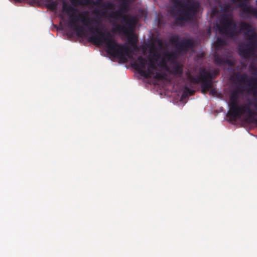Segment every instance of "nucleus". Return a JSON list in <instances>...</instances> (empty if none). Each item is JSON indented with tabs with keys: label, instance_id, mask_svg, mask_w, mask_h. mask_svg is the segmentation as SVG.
Listing matches in <instances>:
<instances>
[{
	"label": "nucleus",
	"instance_id": "nucleus-19",
	"mask_svg": "<svg viewBox=\"0 0 257 257\" xmlns=\"http://www.w3.org/2000/svg\"><path fill=\"white\" fill-rule=\"evenodd\" d=\"M172 72L174 75H182L183 73V69L181 66L177 65L173 67Z\"/></svg>",
	"mask_w": 257,
	"mask_h": 257
},
{
	"label": "nucleus",
	"instance_id": "nucleus-15",
	"mask_svg": "<svg viewBox=\"0 0 257 257\" xmlns=\"http://www.w3.org/2000/svg\"><path fill=\"white\" fill-rule=\"evenodd\" d=\"M68 1H63V11L65 12L68 15L72 12H78V10L75 7L69 5L67 2Z\"/></svg>",
	"mask_w": 257,
	"mask_h": 257
},
{
	"label": "nucleus",
	"instance_id": "nucleus-18",
	"mask_svg": "<svg viewBox=\"0 0 257 257\" xmlns=\"http://www.w3.org/2000/svg\"><path fill=\"white\" fill-rule=\"evenodd\" d=\"M73 4H82V5H87L93 3V4L97 5L100 4L102 1H70Z\"/></svg>",
	"mask_w": 257,
	"mask_h": 257
},
{
	"label": "nucleus",
	"instance_id": "nucleus-17",
	"mask_svg": "<svg viewBox=\"0 0 257 257\" xmlns=\"http://www.w3.org/2000/svg\"><path fill=\"white\" fill-rule=\"evenodd\" d=\"M160 57V54L157 52L156 48L152 49L149 58H151L154 61H157Z\"/></svg>",
	"mask_w": 257,
	"mask_h": 257
},
{
	"label": "nucleus",
	"instance_id": "nucleus-6",
	"mask_svg": "<svg viewBox=\"0 0 257 257\" xmlns=\"http://www.w3.org/2000/svg\"><path fill=\"white\" fill-rule=\"evenodd\" d=\"M219 33L226 37L232 38L237 36V26L228 14H222L219 17V24H217Z\"/></svg>",
	"mask_w": 257,
	"mask_h": 257
},
{
	"label": "nucleus",
	"instance_id": "nucleus-20",
	"mask_svg": "<svg viewBox=\"0 0 257 257\" xmlns=\"http://www.w3.org/2000/svg\"><path fill=\"white\" fill-rule=\"evenodd\" d=\"M195 93V91L191 89L190 88H188V87H185L184 90L183 91V94H182V97H186L188 96V95L191 96L193 95Z\"/></svg>",
	"mask_w": 257,
	"mask_h": 257
},
{
	"label": "nucleus",
	"instance_id": "nucleus-2",
	"mask_svg": "<svg viewBox=\"0 0 257 257\" xmlns=\"http://www.w3.org/2000/svg\"><path fill=\"white\" fill-rule=\"evenodd\" d=\"M89 30L92 34L88 38L89 42L96 46L105 44L108 54L123 62L127 61L126 57L133 58V52L131 49L127 46L118 44L109 32L105 33L99 28L94 29L93 27L89 28Z\"/></svg>",
	"mask_w": 257,
	"mask_h": 257
},
{
	"label": "nucleus",
	"instance_id": "nucleus-24",
	"mask_svg": "<svg viewBox=\"0 0 257 257\" xmlns=\"http://www.w3.org/2000/svg\"><path fill=\"white\" fill-rule=\"evenodd\" d=\"M210 94L212 95H215L217 93V91L215 89H211L209 92Z\"/></svg>",
	"mask_w": 257,
	"mask_h": 257
},
{
	"label": "nucleus",
	"instance_id": "nucleus-14",
	"mask_svg": "<svg viewBox=\"0 0 257 257\" xmlns=\"http://www.w3.org/2000/svg\"><path fill=\"white\" fill-rule=\"evenodd\" d=\"M148 68L146 70L147 75L145 76V78H150L154 74V71L157 70V63L155 61L152 60L151 58H149V62L147 63Z\"/></svg>",
	"mask_w": 257,
	"mask_h": 257
},
{
	"label": "nucleus",
	"instance_id": "nucleus-10",
	"mask_svg": "<svg viewBox=\"0 0 257 257\" xmlns=\"http://www.w3.org/2000/svg\"><path fill=\"white\" fill-rule=\"evenodd\" d=\"M135 25H134L132 29H128V26L116 24L113 29L114 31H117L119 33H123L127 37L128 43L132 46L136 47L137 38L134 34L133 32Z\"/></svg>",
	"mask_w": 257,
	"mask_h": 257
},
{
	"label": "nucleus",
	"instance_id": "nucleus-26",
	"mask_svg": "<svg viewBox=\"0 0 257 257\" xmlns=\"http://www.w3.org/2000/svg\"><path fill=\"white\" fill-rule=\"evenodd\" d=\"M160 65L162 66H164L166 65V62L165 60H163L160 63Z\"/></svg>",
	"mask_w": 257,
	"mask_h": 257
},
{
	"label": "nucleus",
	"instance_id": "nucleus-22",
	"mask_svg": "<svg viewBox=\"0 0 257 257\" xmlns=\"http://www.w3.org/2000/svg\"><path fill=\"white\" fill-rule=\"evenodd\" d=\"M165 57L169 61L175 58V54L173 53L166 52L165 53Z\"/></svg>",
	"mask_w": 257,
	"mask_h": 257
},
{
	"label": "nucleus",
	"instance_id": "nucleus-1",
	"mask_svg": "<svg viewBox=\"0 0 257 257\" xmlns=\"http://www.w3.org/2000/svg\"><path fill=\"white\" fill-rule=\"evenodd\" d=\"M236 80L239 82L236 86V89L232 91L229 95V101L228 105L229 107V110L227 113L230 121H236L239 119L241 115L245 113L248 114V115L245 117L244 120L249 123H255L254 121H251L249 116L250 115L249 110L253 112V117H255L256 113L252 110L249 105L243 104L238 105L239 95L243 94L245 89L242 86V84L248 82V93L252 94L254 96H257V78L255 77H248L245 74H237L236 75Z\"/></svg>",
	"mask_w": 257,
	"mask_h": 257
},
{
	"label": "nucleus",
	"instance_id": "nucleus-5",
	"mask_svg": "<svg viewBox=\"0 0 257 257\" xmlns=\"http://www.w3.org/2000/svg\"><path fill=\"white\" fill-rule=\"evenodd\" d=\"M78 12H72L69 15V21L68 26L72 29L76 33L77 35L81 37L84 34V27L80 26L78 24V22L80 21L86 26L92 25L95 24H98V22L95 19H92L84 15L82 13H79Z\"/></svg>",
	"mask_w": 257,
	"mask_h": 257
},
{
	"label": "nucleus",
	"instance_id": "nucleus-21",
	"mask_svg": "<svg viewBox=\"0 0 257 257\" xmlns=\"http://www.w3.org/2000/svg\"><path fill=\"white\" fill-rule=\"evenodd\" d=\"M154 77L155 79L159 80H163L165 79L166 77V74L164 73L161 72H157L156 73H154Z\"/></svg>",
	"mask_w": 257,
	"mask_h": 257
},
{
	"label": "nucleus",
	"instance_id": "nucleus-25",
	"mask_svg": "<svg viewBox=\"0 0 257 257\" xmlns=\"http://www.w3.org/2000/svg\"><path fill=\"white\" fill-rule=\"evenodd\" d=\"M252 105L255 108V110L257 111V98L255 99V101L252 103Z\"/></svg>",
	"mask_w": 257,
	"mask_h": 257
},
{
	"label": "nucleus",
	"instance_id": "nucleus-4",
	"mask_svg": "<svg viewBox=\"0 0 257 257\" xmlns=\"http://www.w3.org/2000/svg\"><path fill=\"white\" fill-rule=\"evenodd\" d=\"M240 30L246 31L244 35L246 42L239 45L238 54L242 58H248L253 56L257 48V34L249 24L244 22L240 23Z\"/></svg>",
	"mask_w": 257,
	"mask_h": 257
},
{
	"label": "nucleus",
	"instance_id": "nucleus-13",
	"mask_svg": "<svg viewBox=\"0 0 257 257\" xmlns=\"http://www.w3.org/2000/svg\"><path fill=\"white\" fill-rule=\"evenodd\" d=\"M15 2L16 5H17V3L27 2L31 7L39 6L42 2H44L45 7L53 12L56 11L58 5V1H15Z\"/></svg>",
	"mask_w": 257,
	"mask_h": 257
},
{
	"label": "nucleus",
	"instance_id": "nucleus-9",
	"mask_svg": "<svg viewBox=\"0 0 257 257\" xmlns=\"http://www.w3.org/2000/svg\"><path fill=\"white\" fill-rule=\"evenodd\" d=\"M170 42L175 45L177 50L181 52H186L193 47V41L189 39H183L180 41V37L178 35H174L170 37Z\"/></svg>",
	"mask_w": 257,
	"mask_h": 257
},
{
	"label": "nucleus",
	"instance_id": "nucleus-23",
	"mask_svg": "<svg viewBox=\"0 0 257 257\" xmlns=\"http://www.w3.org/2000/svg\"><path fill=\"white\" fill-rule=\"evenodd\" d=\"M249 110V112H250V115L249 116V118L250 119L251 121H254L255 122V123L257 124V118H255L253 116V114L254 113L253 112L251 111L250 110Z\"/></svg>",
	"mask_w": 257,
	"mask_h": 257
},
{
	"label": "nucleus",
	"instance_id": "nucleus-11",
	"mask_svg": "<svg viewBox=\"0 0 257 257\" xmlns=\"http://www.w3.org/2000/svg\"><path fill=\"white\" fill-rule=\"evenodd\" d=\"M189 79L192 83L198 84L199 83H203L208 79H213V75L212 73L203 69L200 71V76H196L195 77L190 76Z\"/></svg>",
	"mask_w": 257,
	"mask_h": 257
},
{
	"label": "nucleus",
	"instance_id": "nucleus-12",
	"mask_svg": "<svg viewBox=\"0 0 257 257\" xmlns=\"http://www.w3.org/2000/svg\"><path fill=\"white\" fill-rule=\"evenodd\" d=\"M147 60L142 56H139L132 64V67L135 69L141 76L145 77Z\"/></svg>",
	"mask_w": 257,
	"mask_h": 257
},
{
	"label": "nucleus",
	"instance_id": "nucleus-7",
	"mask_svg": "<svg viewBox=\"0 0 257 257\" xmlns=\"http://www.w3.org/2000/svg\"><path fill=\"white\" fill-rule=\"evenodd\" d=\"M119 8L115 11L111 12L109 16L116 21L124 23L128 26V29L132 30L134 25H136V20L134 17H128L126 15L128 12V3L129 1H122Z\"/></svg>",
	"mask_w": 257,
	"mask_h": 257
},
{
	"label": "nucleus",
	"instance_id": "nucleus-8",
	"mask_svg": "<svg viewBox=\"0 0 257 257\" xmlns=\"http://www.w3.org/2000/svg\"><path fill=\"white\" fill-rule=\"evenodd\" d=\"M225 44L224 40L221 38H217L215 43V46L217 49L214 55V63L217 66H223L227 65L229 66H233L234 65L233 62L229 58L228 54L226 52L222 53V51L225 50L222 49L219 50L220 48L223 46Z\"/></svg>",
	"mask_w": 257,
	"mask_h": 257
},
{
	"label": "nucleus",
	"instance_id": "nucleus-3",
	"mask_svg": "<svg viewBox=\"0 0 257 257\" xmlns=\"http://www.w3.org/2000/svg\"><path fill=\"white\" fill-rule=\"evenodd\" d=\"M175 7L172 9L170 14L178 24L193 20L197 15L200 4L198 1H174Z\"/></svg>",
	"mask_w": 257,
	"mask_h": 257
},
{
	"label": "nucleus",
	"instance_id": "nucleus-16",
	"mask_svg": "<svg viewBox=\"0 0 257 257\" xmlns=\"http://www.w3.org/2000/svg\"><path fill=\"white\" fill-rule=\"evenodd\" d=\"M212 79H208L203 83L201 84V92L203 93H206L212 87Z\"/></svg>",
	"mask_w": 257,
	"mask_h": 257
}]
</instances>
